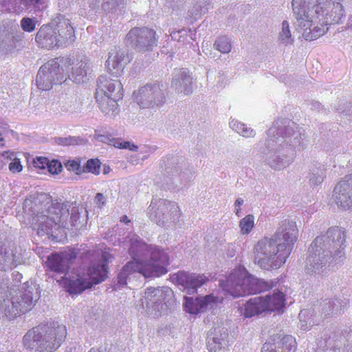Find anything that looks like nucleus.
Instances as JSON below:
<instances>
[{
    "mask_svg": "<svg viewBox=\"0 0 352 352\" xmlns=\"http://www.w3.org/2000/svg\"><path fill=\"white\" fill-rule=\"evenodd\" d=\"M124 243L129 245V254L132 261L122 267L118 276L120 285H127V280L131 283L137 276L148 278L160 276L167 272L166 267L169 264V256L164 250L146 244L135 234L128 236Z\"/></svg>",
    "mask_w": 352,
    "mask_h": 352,
    "instance_id": "obj_1",
    "label": "nucleus"
},
{
    "mask_svg": "<svg viewBox=\"0 0 352 352\" xmlns=\"http://www.w3.org/2000/svg\"><path fill=\"white\" fill-rule=\"evenodd\" d=\"M276 121L267 131L265 151L267 164L275 170L288 167L293 162L296 148L306 146L304 130L294 122Z\"/></svg>",
    "mask_w": 352,
    "mask_h": 352,
    "instance_id": "obj_2",
    "label": "nucleus"
},
{
    "mask_svg": "<svg viewBox=\"0 0 352 352\" xmlns=\"http://www.w3.org/2000/svg\"><path fill=\"white\" fill-rule=\"evenodd\" d=\"M345 243V230L340 227H331L324 234L317 236L308 250L305 261L307 272L324 275L331 265L343 263Z\"/></svg>",
    "mask_w": 352,
    "mask_h": 352,
    "instance_id": "obj_3",
    "label": "nucleus"
},
{
    "mask_svg": "<svg viewBox=\"0 0 352 352\" xmlns=\"http://www.w3.org/2000/svg\"><path fill=\"white\" fill-rule=\"evenodd\" d=\"M111 261V255L104 252L101 254L99 263H93L87 272L77 270L69 278L65 276L69 270V258L65 252L55 253L48 256L47 266L53 272L63 275L61 281L67 286L70 294H80L103 281L107 274V263Z\"/></svg>",
    "mask_w": 352,
    "mask_h": 352,
    "instance_id": "obj_4",
    "label": "nucleus"
},
{
    "mask_svg": "<svg viewBox=\"0 0 352 352\" xmlns=\"http://www.w3.org/2000/svg\"><path fill=\"white\" fill-rule=\"evenodd\" d=\"M47 214L37 213L33 217V224L37 226L38 234H50L53 228L78 226L80 223V214L76 203L56 204L46 212Z\"/></svg>",
    "mask_w": 352,
    "mask_h": 352,
    "instance_id": "obj_5",
    "label": "nucleus"
},
{
    "mask_svg": "<svg viewBox=\"0 0 352 352\" xmlns=\"http://www.w3.org/2000/svg\"><path fill=\"white\" fill-rule=\"evenodd\" d=\"M221 287L227 294L238 298L265 291L271 285L263 280L249 274L245 267L239 266L232 271L226 281L221 283Z\"/></svg>",
    "mask_w": 352,
    "mask_h": 352,
    "instance_id": "obj_6",
    "label": "nucleus"
},
{
    "mask_svg": "<svg viewBox=\"0 0 352 352\" xmlns=\"http://www.w3.org/2000/svg\"><path fill=\"white\" fill-rule=\"evenodd\" d=\"M280 248L272 236L261 239L254 248L255 263L264 270L279 268L288 258L287 252Z\"/></svg>",
    "mask_w": 352,
    "mask_h": 352,
    "instance_id": "obj_7",
    "label": "nucleus"
},
{
    "mask_svg": "<svg viewBox=\"0 0 352 352\" xmlns=\"http://www.w3.org/2000/svg\"><path fill=\"white\" fill-rule=\"evenodd\" d=\"M173 292L169 287L148 288L142 298L139 308L146 315L157 318L170 306L173 302Z\"/></svg>",
    "mask_w": 352,
    "mask_h": 352,
    "instance_id": "obj_8",
    "label": "nucleus"
},
{
    "mask_svg": "<svg viewBox=\"0 0 352 352\" xmlns=\"http://www.w3.org/2000/svg\"><path fill=\"white\" fill-rule=\"evenodd\" d=\"M151 220L159 226L179 221L181 210L175 202L162 199H153L148 208Z\"/></svg>",
    "mask_w": 352,
    "mask_h": 352,
    "instance_id": "obj_9",
    "label": "nucleus"
},
{
    "mask_svg": "<svg viewBox=\"0 0 352 352\" xmlns=\"http://www.w3.org/2000/svg\"><path fill=\"white\" fill-rule=\"evenodd\" d=\"M166 87L160 82L146 84L133 93L135 102L142 108L162 106L166 102Z\"/></svg>",
    "mask_w": 352,
    "mask_h": 352,
    "instance_id": "obj_10",
    "label": "nucleus"
},
{
    "mask_svg": "<svg viewBox=\"0 0 352 352\" xmlns=\"http://www.w3.org/2000/svg\"><path fill=\"white\" fill-rule=\"evenodd\" d=\"M63 80V75L60 72L59 64L54 59L40 67L36 79L38 88L42 91H48L54 85L61 83Z\"/></svg>",
    "mask_w": 352,
    "mask_h": 352,
    "instance_id": "obj_11",
    "label": "nucleus"
},
{
    "mask_svg": "<svg viewBox=\"0 0 352 352\" xmlns=\"http://www.w3.org/2000/svg\"><path fill=\"white\" fill-rule=\"evenodd\" d=\"M128 41L138 52L152 50L157 46V38L156 32L148 28H135L131 29L126 35Z\"/></svg>",
    "mask_w": 352,
    "mask_h": 352,
    "instance_id": "obj_12",
    "label": "nucleus"
},
{
    "mask_svg": "<svg viewBox=\"0 0 352 352\" xmlns=\"http://www.w3.org/2000/svg\"><path fill=\"white\" fill-rule=\"evenodd\" d=\"M67 335L64 325L53 323L43 327L40 352H54L61 345Z\"/></svg>",
    "mask_w": 352,
    "mask_h": 352,
    "instance_id": "obj_13",
    "label": "nucleus"
},
{
    "mask_svg": "<svg viewBox=\"0 0 352 352\" xmlns=\"http://www.w3.org/2000/svg\"><path fill=\"white\" fill-rule=\"evenodd\" d=\"M298 236V229L295 221L285 219L281 221L276 232L272 236L277 243L284 252H287L289 256L293 250L294 243L297 241Z\"/></svg>",
    "mask_w": 352,
    "mask_h": 352,
    "instance_id": "obj_14",
    "label": "nucleus"
},
{
    "mask_svg": "<svg viewBox=\"0 0 352 352\" xmlns=\"http://www.w3.org/2000/svg\"><path fill=\"white\" fill-rule=\"evenodd\" d=\"M333 197L338 208L352 210V175L346 176L336 185Z\"/></svg>",
    "mask_w": 352,
    "mask_h": 352,
    "instance_id": "obj_15",
    "label": "nucleus"
},
{
    "mask_svg": "<svg viewBox=\"0 0 352 352\" xmlns=\"http://www.w3.org/2000/svg\"><path fill=\"white\" fill-rule=\"evenodd\" d=\"M51 25H53L60 47H66L75 41L74 29L70 20L65 16H58L52 21Z\"/></svg>",
    "mask_w": 352,
    "mask_h": 352,
    "instance_id": "obj_16",
    "label": "nucleus"
},
{
    "mask_svg": "<svg viewBox=\"0 0 352 352\" xmlns=\"http://www.w3.org/2000/svg\"><path fill=\"white\" fill-rule=\"evenodd\" d=\"M184 309L191 314H197L199 312L207 311L214 309L223 300V298L207 295L204 297H198L195 299L191 297H184Z\"/></svg>",
    "mask_w": 352,
    "mask_h": 352,
    "instance_id": "obj_17",
    "label": "nucleus"
},
{
    "mask_svg": "<svg viewBox=\"0 0 352 352\" xmlns=\"http://www.w3.org/2000/svg\"><path fill=\"white\" fill-rule=\"evenodd\" d=\"M175 280L180 289L192 294L208 281V278L204 274L179 272L175 274Z\"/></svg>",
    "mask_w": 352,
    "mask_h": 352,
    "instance_id": "obj_18",
    "label": "nucleus"
},
{
    "mask_svg": "<svg viewBox=\"0 0 352 352\" xmlns=\"http://www.w3.org/2000/svg\"><path fill=\"white\" fill-rule=\"evenodd\" d=\"M19 298H14L13 289L0 288V316L12 320L19 316L21 305L17 303Z\"/></svg>",
    "mask_w": 352,
    "mask_h": 352,
    "instance_id": "obj_19",
    "label": "nucleus"
},
{
    "mask_svg": "<svg viewBox=\"0 0 352 352\" xmlns=\"http://www.w3.org/2000/svg\"><path fill=\"white\" fill-rule=\"evenodd\" d=\"M128 62L125 51L115 47L109 52V57L106 61L107 71L115 77L120 76L124 66Z\"/></svg>",
    "mask_w": 352,
    "mask_h": 352,
    "instance_id": "obj_20",
    "label": "nucleus"
},
{
    "mask_svg": "<svg viewBox=\"0 0 352 352\" xmlns=\"http://www.w3.org/2000/svg\"><path fill=\"white\" fill-rule=\"evenodd\" d=\"M22 261L20 254H17L14 245L0 243V270L7 271L21 264Z\"/></svg>",
    "mask_w": 352,
    "mask_h": 352,
    "instance_id": "obj_21",
    "label": "nucleus"
},
{
    "mask_svg": "<svg viewBox=\"0 0 352 352\" xmlns=\"http://www.w3.org/2000/svg\"><path fill=\"white\" fill-rule=\"evenodd\" d=\"M111 96L114 99L122 98V86L120 81L112 80L106 76H100L98 80L96 96Z\"/></svg>",
    "mask_w": 352,
    "mask_h": 352,
    "instance_id": "obj_22",
    "label": "nucleus"
},
{
    "mask_svg": "<svg viewBox=\"0 0 352 352\" xmlns=\"http://www.w3.org/2000/svg\"><path fill=\"white\" fill-rule=\"evenodd\" d=\"M14 298L17 300L18 305H21L19 316L32 309L34 305V298L38 297L34 286H29L25 283L21 289L15 291L13 289Z\"/></svg>",
    "mask_w": 352,
    "mask_h": 352,
    "instance_id": "obj_23",
    "label": "nucleus"
},
{
    "mask_svg": "<svg viewBox=\"0 0 352 352\" xmlns=\"http://www.w3.org/2000/svg\"><path fill=\"white\" fill-rule=\"evenodd\" d=\"M171 85L175 92L182 96H188L193 91L192 78L186 69H180L177 72Z\"/></svg>",
    "mask_w": 352,
    "mask_h": 352,
    "instance_id": "obj_24",
    "label": "nucleus"
},
{
    "mask_svg": "<svg viewBox=\"0 0 352 352\" xmlns=\"http://www.w3.org/2000/svg\"><path fill=\"white\" fill-rule=\"evenodd\" d=\"M212 338L208 340L207 347L208 352H226L228 349V333L225 328L215 327Z\"/></svg>",
    "mask_w": 352,
    "mask_h": 352,
    "instance_id": "obj_25",
    "label": "nucleus"
},
{
    "mask_svg": "<svg viewBox=\"0 0 352 352\" xmlns=\"http://www.w3.org/2000/svg\"><path fill=\"white\" fill-rule=\"evenodd\" d=\"M35 40L42 48L60 47L56 34L51 23L42 25L38 30Z\"/></svg>",
    "mask_w": 352,
    "mask_h": 352,
    "instance_id": "obj_26",
    "label": "nucleus"
},
{
    "mask_svg": "<svg viewBox=\"0 0 352 352\" xmlns=\"http://www.w3.org/2000/svg\"><path fill=\"white\" fill-rule=\"evenodd\" d=\"M91 73V63L88 61H80L72 67L68 78L75 83H83L88 80V76Z\"/></svg>",
    "mask_w": 352,
    "mask_h": 352,
    "instance_id": "obj_27",
    "label": "nucleus"
},
{
    "mask_svg": "<svg viewBox=\"0 0 352 352\" xmlns=\"http://www.w3.org/2000/svg\"><path fill=\"white\" fill-rule=\"evenodd\" d=\"M263 304L264 311H283L285 305V294L278 291L272 295L263 296Z\"/></svg>",
    "mask_w": 352,
    "mask_h": 352,
    "instance_id": "obj_28",
    "label": "nucleus"
},
{
    "mask_svg": "<svg viewBox=\"0 0 352 352\" xmlns=\"http://www.w3.org/2000/svg\"><path fill=\"white\" fill-rule=\"evenodd\" d=\"M263 304V296H255L251 298L243 306H239L238 310L244 318H251L264 312Z\"/></svg>",
    "mask_w": 352,
    "mask_h": 352,
    "instance_id": "obj_29",
    "label": "nucleus"
},
{
    "mask_svg": "<svg viewBox=\"0 0 352 352\" xmlns=\"http://www.w3.org/2000/svg\"><path fill=\"white\" fill-rule=\"evenodd\" d=\"M96 135L98 141L116 148L129 149L132 151H136L138 148V146L133 143L129 141H122L120 138H113L111 134L107 133H97Z\"/></svg>",
    "mask_w": 352,
    "mask_h": 352,
    "instance_id": "obj_30",
    "label": "nucleus"
},
{
    "mask_svg": "<svg viewBox=\"0 0 352 352\" xmlns=\"http://www.w3.org/2000/svg\"><path fill=\"white\" fill-rule=\"evenodd\" d=\"M43 327H36L29 330L23 336V342L26 349L40 352V343Z\"/></svg>",
    "mask_w": 352,
    "mask_h": 352,
    "instance_id": "obj_31",
    "label": "nucleus"
},
{
    "mask_svg": "<svg viewBox=\"0 0 352 352\" xmlns=\"http://www.w3.org/2000/svg\"><path fill=\"white\" fill-rule=\"evenodd\" d=\"M96 100L98 102L100 110L109 117L113 118L119 113V108L118 101L120 99H114L111 96H100L97 95L96 96Z\"/></svg>",
    "mask_w": 352,
    "mask_h": 352,
    "instance_id": "obj_32",
    "label": "nucleus"
},
{
    "mask_svg": "<svg viewBox=\"0 0 352 352\" xmlns=\"http://www.w3.org/2000/svg\"><path fill=\"white\" fill-rule=\"evenodd\" d=\"M273 344L280 352H295L296 342L295 338L289 335L274 336L272 338Z\"/></svg>",
    "mask_w": 352,
    "mask_h": 352,
    "instance_id": "obj_33",
    "label": "nucleus"
},
{
    "mask_svg": "<svg viewBox=\"0 0 352 352\" xmlns=\"http://www.w3.org/2000/svg\"><path fill=\"white\" fill-rule=\"evenodd\" d=\"M326 177V168L322 164H311L309 168L307 178L311 187H316L322 183Z\"/></svg>",
    "mask_w": 352,
    "mask_h": 352,
    "instance_id": "obj_34",
    "label": "nucleus"
},
{
    "mask_svg": "<svg viewBox=\"0 0 352 352\" xmlns=\"http://www.w3.org/2000/svg\"><path fill=\"white\" fill-rule=\"evenodd\" d=\"M44 3L45 0H4L2 6H7L6 10L8 12H17L21 8V4L40 9V6Z\"/></svg>",
    "mask_w": 352,
    "mask_h": 352,
    "instance_id": "obj_35",
    "label": "nucleus"
},
{
    "mask_svg": "<svg viewBox=\"0 0 352 352\" xmlns=\"http://www.w3.org/2000/svg\"><path fill=\"white\" fill-rule=\"evenodd\" d=\"M229 126L243 138H250L256 135V131L253 129L248 127L245 124L236 120H231L229 122Z\"/></svg>",
    "mask_w": 352,
    "mask_h": 352,
    "instance_id": "obj_36",
    "label": "nucleus"
},
{
    "mask_svg": "<svg viewBox=\"0 0 352 352\" xmlns=\"http://www.w3.org/2000/svg\"><path fill=\"white\" fill-rule=\"evenodd\" d=\"M346 305V302H342L340 299H333L325 302L322 310L325 316L338 314L341 313Z\"/></svg>",
    "mask_w": 352,
    "mask_h": 352,
    "instance_id": "obj_37",
    "label": "nucleus"
},
{
    "mask_svg": "<svg viewBox=\"0 0 352 352\" xmlns=\"http://www.w3.org/2000/svg\"><path fill=\"white\" fill-rule=\"evenodd\" d=\"M278 41L285 45L293 44L294 38L289 28V24L287 21H283L281 24V30L278 34Z\"/></svg>",
    "mask_w": 352,
    "mask_h": 352,
    "instance_id": "obj_38",
    "label": "nucleus"
},
{
    "mask_svg": "<svg viewBox=\"0 0 352 352\" xmlns=\"http://www.w3.org/2000/svg\"><path fill=\"white\" fill-rule=\"evenodd\" d=\"M239 226L242 234H249L254 226V217L248 214L239 221Z\"/></svg>",
    "mask_w": 352,
    "mask_h": 352,
    "instance_id": "obj_39",
    "label": "nucleus"
},
{
    "mask_svg": "<svg viewBox=\"0 0 352 352\" xmlns=\"http://www.w3.org/2000/svg\"><path fill=\"white\" fill-rule=\"evenodd\" d=\"M214 48L223 54H228L231 51L232 45L228 37L220 36L215 41Z\"/></svg>",
    "mask_w": 352,
    "mask_h": 352,
    "instance_id": "obj_40",
    "label": "nucleus"
},
{
    "mask_svg": "<svg viewBox=\"0 0 352 352\" xmlns=\"http://www.w3.org/2000/svg\"><path fill=\"white\" fill-rule=\"evenodd\" d=\"M100 170V162L98 160H88L85 165L82 167V172L91 173L94 175H98Z\"/></svg>",
    "mask_w": 352,
    "mask_h": 352,
    "instance_id": "obj_41",
    "label": "nucleus"
},
{
    "mask_svg": "<svg viewBox=\"0 0 352 352\" xmlns=\"http://www.w3.org/2000/svg\"><path fill=\"white\" fill-rule=\"evenodd\" d=\"M60 106L63 111L73 113L77 111L78 103L76 99L67 98V100L61 101Z\"/></svg>",
    "mask_w": 352,
    "mask_h": 352,
    "instance_id": "obj_42",
    "label": "nucleus"
},
{
    "mask_svg": "<svg viewBox=\"0 0 352 352\" xmlns=\"http://www.w3.org/2000/svg\"><path fill=\"white\" fill-rule=\"evenodd\" d=\"M37 23L36 18L23 17L21 20V27L23 31L32 32L35 30Z\"/></svg>",
    "mask_w": 352,
    "mask_h": 352,
    "instance_id": "obj_43",
    "label": "nucleus"
},
{
    "mask_svg": "<svg viewBox=\"0 0 352 352\" xmlns=\"http://www.w3.org/2000/svg\"><path fill=\"white\" fill-rule=\"evenodd\" d=\"M163 162L168 163L167 165H165V169L168 173H170L172 175H176L178 174L179 168L176 166V165H177V160L173 157H167L163 160Z\"/></svg>",
    "mask_w": 352,
    "mask_h": 352,
    "instance_id": "obj_44",
    "label": "nucleus"
},
{
    "mask_svg": "<svg viewBox=\"0 0 352 352\" xmlns=\"http://www.w3.org/2000/svg\"><path fill=\"white\" fill-rule=\"evenodd\" d=\"M83 143V139L78 137H67L58 140V144L63 146L78 145Z\"/></svg>",
    "mask_w": 352,
    "mask_h": 352,
    "instance_id": "obj_45",
    "label": "nucleus"
},
{
    "mask_svg": "<svg viewBox=\"0 0 352 352\" xmlns=\"http://www.w3.org/2000/svg\"><path fill=\"white\" fill-rule=\"evenodd\" d=\"M47 168L50 173L58 174L61 171L62 165L57 160H52L51 162L48 161Z\"/></svg>",
    "mask_w": 352,
    "mask_h": 352,
    "instance_id": "obj_46",
    "label": "nucleus"
},
{
    "mask_svg": "<svg viewBox=\"0 0 352 352\" xmlns=\"http://www.w3.org/2000/svg\"><path fill=\"white\" fill-rule=\"evenodd\" d=\"M66 167L69 170L74 171L76 174H80L82 172L80 162L78 160H69L66 164Z\"/></svg>",
    "mask_w": 352,
    "mask_h": 352,
    "instance_id": "obj_47",
    "label": "nucleus"
},
{
    "mask_svg": "<svg viewBox=\"0 0 352 352\" xmlns=\"http://www.w3.org/2000/svg\"><path fill=\"white\" fill-rule=\"evenodd\" d=\"M48 159L45 157H36L33 160V166L39 169H45L48 164Z\"/></svg>",
    "mask_w": 352,
    "mask_h": 352,
    "instance_id": "obj_48",
    "label": "nucleus"
},
{
    "mask_svg": "<svg viewBox=\"0 0 352 352\" xmlns=\"http://www.w3.org/2000/svg\"><path fill=\"white\" fill-rule=\"evenodd\" d=\"M170 36L174 40H177L179 42H184L186 39L187 32L186 30L182 29L179 31L173 32Z\"/></svg>",
    "mask_w": 352,
    "mask_h": 352,
    "instance_id": "obj_49",
    "label": "nucleus"
},
{
    "mask_svg": "<svg viewBox=\"0 0 352 352\" xmlns=\"http://www.w3.org/2000/svg\"><path fill=\"white\" fill-rule=\"evenodd\" d=\"M22 169L23 166L21 164V162L19 159H14L9 164V170L12 173H19L22 170Z\"/></svg>",
    "mask_w": 352,
    "mask_h": 352,
    "instance_id": "obj_50",
    "label": "nucleus"
},
{
    "mask_svg": "<svg viewBox=\"0 0 352 352\" xmlns=\"http://www.w3.org/2000/svg\"><path fill=\"white\" fill-rule=\"evenodd\" d=\"M204 6H196V10L195 12V16H200L203 14H205L208 10V6H210V1L208 0H205L203 2Z\"/></svg>",
    "mask_w": 352,
    "mask_h": 352,
    "instance_id": "obj_51",
    "label": "nucleus"
},
{
    "mask_svg": "<svg viewBox=\"0 0 352 352\" xmlns=\"http://www.w3.org/2000/svg\"><path fill=\"white\" fill-rule=\"evenodd\" d=\"M94 203L98 208H102L107 203V199L102 193L98 192L94 198Z\"/></svg>",
    "mask_w": 352,
    "mask_h": 352,
    "instance_id": "obj_52",
    "label": "nucleus"
},
{
    "mask_svg": "<svg viewBox=\"0 0 352 352\" xmlns=\"http://www.w3.org/2000/svg\"><path fill=\"white\" fill-rule=\"evenodd\" d=\"M244 200L242 198H238L236 199L234 206V213L239 217L241 216V206L243 204Z\"/></svg>",
    "mask_w": 352,
    "mask_h": 352,
    "instance_id": "obj_53",
    "label": "nucleus"
},
{
    "mask_svg": "<svg viewBox=\"0 0 352 352\" xmlns=\"http://www.w3.org/2000/svg\"><path fill=\"white\" fill-rule=\"evenodd\" d=\"M261 352H280L278 351L276 346H274V344L271 342H265L262 348Z\"/></svg>",
    "mask_w": 352,
    "mask_h": 352,
    "instance_id": "obj_54",
    "label": "nucleus"
},
{
    "mask_svg": "<svg viewBox=\"0 0 352 352\" xmlns=\"http://www.w3.org/2000/svg\"><path fill=\"white\" fill-rule=\"evenodd\" d=\"M100 1V0H87V3L91 9L94 10L98 7Z\"/></svg>",
    "mask_w": 352,
    "mask_h": 352,
    "instance_id": "obj_55",
    "label": "nucleus"
},
{
    "mask_svg": "<svg viewBox=\"0 0 352 352\" xmlns=\"http://www.w3.org/2000/svg\"><path fill=\"white\" fill-rule=\"evenodd\" d=\"M341 113H344V115H351L352 114V105L350 104H346V109L339 110Z\"/></svg>",
    "mask_w": 352,
    "mask_h": 352,
    "instance_id": "obj_56",
    "label": "nucleus"
},
{
    "mask_svg": "<svg viewBox=\"0 0 352 352\" xmlns=\"http://www.w3.org/2000/svg\"><path fill=\"white\" fill-rule=\"evenodd\" d=\"M139 160L140 159L138 158V156L136 155H131V158H130V162L133 164V165H136L139 163Z\"/></svg>",
    "mask_w": 352,
    "mask_h": 352,
    "instance_id": "obj_57",
    "label": "nucleus"
},
{
    "mask_svg": "<svg viewBox=\"0 0 352 352\" xmlns=\"http://www.w3.org/2000/svg\"><path fill=\"white\" fill-rule=\"evenodd\" d=\"M113 6L114 4L112 5V7H110L109 2L106 1L102 3V7L104 11H109L111 9L113 8Z\"/></svg>",
    "mask_w": 352,
    "mask_h": 352,
    "instance_id": "obj_58",
    "label": "nucleus"
},
{
    "mask_svg": "<svg viewBox=\"0 0 352 352\" xmlns=\"http://www.w3.org/2000/svg\"><path fill=\"white\" fill-rule=\"evenodd\" d=\"M320 107H321V104L320 102H315L312 104V109L314 110V111H320Z\"/></svg>",
    "mask_w": 352,
    "mask_h": 352,
    "instance_id": "obj_59",
    "label": "nucleus"
},
{
    "mask_svg": "<svg viewBox=\"0 0 352 352\" xmlns=\"http://www.w3.org/2000/svg\"><path fill=\"white\" fill-rule=\"evenodd\" d=\"M141 153H143V154H144V155L142 157V158H141V160H142V161H144V160H145L146 159H147V158H148V157L149 156V151H148V149H146L145 151H142Z\"/></svg>",
    "mask_w": 352,
    "mask_h": 352,
    "instance_id": "obj_60",
    "label": "nucleus"
},
{
    "mask_svg": "<svg viewBox=\"0 0 352 352\" xmlns=\"http://www.w3.org/2000/svg\"><path fill=\"white\" fill-rule=\"evenodd\" d=\"M120 221L127 223L130 222V220L129 219L127 216L124 215L120 218Z\"/></svg>",
    "mask_w": 352,
    "mask_h": 352,
    "instance_id": "obj_61",
    "label": "nucleus"
},
{
    "mask_svg": "<svg viewBox=\"0 0 352 352\" xmlns=\"http://www.w3.org/2000/svg\"><path fill=\"white\" fill-rule=\"evenodd\" d=\"M5 145L4 138L0 135V146H3Z\"/></svg>",
    "mask_w": 352,
    "mask_h": 352,
    "instance_id": "obj_62",
    "label": "nucleus"
},
{
    "mask_svg": "<svg viewBox=\"0 0 352 352\" xmlns=\"http://www.w3.org/2000/svg\"><path fill=\"white\" fill-rule=\"evenodd\" d=\"M5 164L4 162H3V160H1V158L0 157V169H2L4 166Z\"/></svg>",
    "mask_w": 352,
    "mask_h": 352,
    "instance_id": "obj_63",
    "label": "nucleus"
},
{
    "mask_svg": "<svg viewBox=\"0 0 352 352\" xmlns=\"http://www.w3.org/2000/svg\"><path fill=\"white\" fill-rule=\"evenodd\" d=\"M89 352H98L97 350L94 349H91Z\"/></svg>",
    "mask_w": 352,
    "mask_h": 352,
    "instance_id": "obj_64",
    "label": "nucleus"
}]
</instances>
